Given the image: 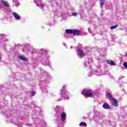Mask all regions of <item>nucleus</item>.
Listing matches in <instances>:
<instances>
[{"instance_id": "obj_1", "label": "nucleus", "mask_w": 127, "mask_h": 127, "mask_svg": "<svg viewBox=\"0 0 127 127\" xmlns=\"http://www.w3.org/2000/svg\"><path fill=\"white\" fill-rule=\"evenodd\" d=\"M0 114H3L4 116H5L6 118H7V123L14 124L18 127H23V123L21 122V121L28 122L27 116H26L24 118H20V119L17 118V117H12V111H10V110H7L4 111V108L2 106L0 107Z\"/></svg>"}, {"instance_id": "obj_2", "label": "nucleus", "mask_w": 127, "mask_h": 127, "mask_svg": "<svg viewBox=\"0 0 127 127\" xmlns=\"http://www.w3.org/2000/svg\"><path fill=\"white\" fill-rule=\"evenodd\" d=\"M52 79V77L51 75L47 73L45 77L44 81H40L39 82L40 89L42 91L43 93H45V95H48V94L47 88L45 87V86H46L47 84H49Z\"/></svg>"}, {"instance_id": "obj_3", "label": "nucleus", "mask_w": 127, "mask_h": 127, "mask_svg": "<svg viewBox=\"0 0 127 127\" xmlns=\"http://www.w3.org/2000/svg\"><path fill=\"white\" fill-rule=\"evenodd\" d=\"M39 118H37L35 115L33 116V120L36 127H48L46 122L42 119V116L39 115Z\"/></svg>"}, {"instance_id": "obj_4", "label": "nucleus", "mask_w": 127, "mask_h": 127, "mask_svg": "<svg viewBox=\"0 0 127 127\" xmlns=\"http://www.w3.org/2000/svg\"><path fill=\"white\" fill-rule=\"evenodd\" d=\"M61 94L62 98H64L65 100H68L69 99V92H68V90L66 89L65 85L62 87Z\"/></svg>"}, {"instance_id": "obj_5", "label": "nucleus", "mask_w": 127, "mask_h": 127, "mask_svg": "<svg viewBox=\"0 0 127 127\" xmlns=\"http://www.w3.org/2000/svg\"><path fill=\"white\" fill-rule=\"evenodd\" d=\"M92 75H96L97 76H101L103 75V71L100 69V67H98L97 70L93 68L91 70L90 72L88 74V76L91 77Z\"/></svg>"}, {"instance_id": "obj_6", "label": "nucleus", "mask_w": 127, "mask_h": 127, "mask_svg": "<svg viewBox=\"0 0 127 127\" xmlns=\"http://www.w3.org/2000/svg\"><path fill=\"white\" fill-rule=\"evenodd\" d=\"M81 47H82V44H79L76 48L77 50V55L79 58H83L85 55L84 54V52L81 50Z\"/></svg>"}, {"instance_id": "obj_7", "label": "nucleus", "mask_w": 127, "mask_h": 127, "mask_svg": "<svg viewBox=\"0 0 127 127\" xmlns=\"http://www.w3.org/2000/svg\"><path fill=\"white\" fill-rule=\"evenodd\" d=\"M34 2L36 4L37 6H39L41 9H44L47 8V6L44 3H42V0H34Z\"/></svg>"}, {"instance_id": "obj_8", "label": "nucleus", "mask_w": 127, "mask_h": 127, "mask_svg": "<svg viewBox=\"0 0 127 127\" xmlns=\"http://www.w3.org/2000/svg\"><path fill=\"white\" fill-rule=\"evenodd\" d=\"M81 95L84 96V97H89L91 98V97H93V91L91 90V89H84L81 92Z\"/></svg>"}, {"instance_id": "obj_9", "label": "nucleus", "mask_w": 127, "mask_h": 127, "mask_svg": "<svg viewBox=\"0 0 127 127\" xmlns=\"http://www.w3.org/2000/svg\"><path fill=\"white\" fill-rule=\"evenodd\" d=\"M49 59H50V56H45L44 57V59L41 60V63L46 66H50V62L49 61Z\"/></svg>"}, {"instance_id": "obj_10", "label": "nucleus", "mask_w": 127, "mask_h": 127, "mask_svg": "<svg viewBox=\"0 0 127 127\" xmlns=\"http://www.w3.org/2000/svg\"><path fill=\"white\" fill-rule=\"evenodd\" d=\"M55 110L56 113V115L58 117H60L61 116L62 114L64 113V109L59 106H57L55 108Z\"/></svg>"}, {"instance_id": "obj_11", "label": "nucleus", "mask_w": 127, "mask_h": 127, "mask_svg": "<svg viewBox=\"0 0 127 127\" xmlns=\"http://www.w3.org/2000/svg\"><path fill=\"white\" fill-rule=\"evenodd\" d=\"M6 35H4V34H0V44L2 45H5V41H7V39H6Z\"/></svg>"}, {"instance_id": "obj_12", "label": "nucleus", "mask_w": 127, "mask_h": 127, "mask_svg": "<svg viewBox=\"0 0 127 127\" xmlns=\"http://www.w3.org/2000/svg\"><path fill=\"white\" fill-rule=\"evenodd\" d=\"M12 15L14 16L15 20H20V19H21V17H20L18 13L14 12L12 13Z\"/></svg>"}, {"instance_id": "obj_13", "label": "nucleus", "mask_w": 127, "mask_h": 127, "mask_svg": "<svg viewBox=\"0 0 127 127\" xmlns=\"http://www.w3.org/2000/svg\"><path fill=\"white\" fill-rule=\"evenodd\" d=\"M60 117H61L62 122H65L66 118V113L64 112L63 114H61Z\"/></svg>"}, {"instance_id": "obj_14", "label": "nucleus", "mask_w": 127, "mask_h": 127, "mask_svg": "<svg viewBox=\"0 0 127 127\" xmlns=\"http://www.w3.org/2000/svg\"><path fill=\"white\" fill-rule=\"evenodd\" d=\"M91 62H92L91 60H87V61H86V62L84 63V67L87 68V67H89L90 66V64H91Z\"/></svg>"}, {"instance_id": "obj_15", "label": "nucleus", "mask_w": 127, "mask_h": 127, "mask_svg": "<svg viewBox=\"0 0 127 127\" xmlns=\"http://www.w3.org/2000/svg\"><path fill=\"white\" fill-rule=\"evenodd\" d=\"M80 33H81V31H80L79 30L73 29L72 34H73V35H79Z\"/></svg>"}, {"instance_id": "obj_16", "label": "nucleus", "mask_w": 127, "mask_h": 127, "mask_svg": "<svg viewBox=\"0 0 127 127\" xmlns=\"http://www.w3.org/2000/svg\"><path fill=\"white\" fill-rule=\"evenodd\" d=\"M102 107L103 109H105V110H110V109H111L110 105H109L108 103H104Z\"/></svg>"}, {"instance_id": "obj_17", "label": "nucleus", "mask_w": 127, "mask_h": 127, "mask_svg": "<svg viewBox=\"0 0 127 127\" xmlns=\"http://www.w3.org/2000/svg\"><path fill=\"white\" fill-rule=\"evenodd\" d=\"M93 120L97 123V122H99V121L101 120V118H100V116L98 115H95Z\"/></svg>"}, {"instance_id": "obj_18", "label": "nucleus", "mask_w": 127, "mask_h": 127, "mask_svg": "<svg viewBox=\"0 0 127 127\" xmlns=\"http://www.w3.org/2000/svg\"><path fill=\"white\" fill-rule=\"evenodd\" d=\"M55 15H57L59 17H61L63 15V13L60 11H57L55 12Z\"/></svg>"}, {"instance_id": "obj_19", "label": "nucleus", "mask_w": 127, "mask_h": 127, "mask_svg": "<svg viewBox=\"0 0 127 127\" xmlns=\"http://www.w3.org/2000/svg\"><path fill=\"white\" fill-rule=\"evenodd\" d=\"M112 102V105L114 106V107H118L119 104H118V101L116 100V99H114L113 100H111Z\"/></svg>"}, {"instance_id": "obj_20", "label": "nucleus", "mask_w": 127, "mask_h": 127, "mask_svg": "<svg viewBox=\"0 0 127 127\" xmlns=\"http://www.w3.org/2000/svg\"><path fill=\"white\" fill-rule=\"evenodd\" d=\"M1 2H2V3H3L4 5H5V6H7V7H9V4L7 1H4L3 0H1Z\"/></svg>"}, {"instance_id": "obj_21", "label": "nucleus", "mask_w": 127, "mask_h": 127, "mask_svg": "<svg viewBox=\"0 0 127 127\" xmlns=\"http://www.w3.org/2000/svg\"><path fill=\"white\" fill-rule=\"evenodd\" d=\"M18 59L22 61H24L25 62L27 61V59L23 56H19Z\"/></svg>"}, {"instance_id": "obj_22", "label": "nucleus", "mask_w": 127, "mask_h": 127, "mask_svg": "<svg viewBox=\"0 0 127 127\" xmlns=\"http://www.w3.org/2000/svg\"><path fill=\"white\" fill-rule=\"evenodd\" d=\"M107 95L109 100H110V101H112L114 99V97H113V95L111 93H108Z\"/></svg>"}, {"instance_id": "obj_23", "label": "nucleus", "mask_w": 127, "mask_h": 127, "mask_svg": "<svg viewBox=\"0 0 127 127\" xmlns=\"http://www.w3.org/2000/svg\"><path fill=\"white\" fill-rule=\"evenodd\" d=\"M13 1V4H15V6L17 7L19 6V2H18V0H12Z\"/></svg>"}, {"instance_id": "obj_24", "label": "nucleus", "mask_w": 127, "mask_h": 127, "mask_svg": "<svg viewBox=\"0 0 127 127\" xmlns=\"http://www.w3.org/2000/svg\"><path fill=\"white\" fill-rule=\"evenodd\" d=\"M108 64H109V65H111V66H115L116 64H115V62L112 61H107Z\"/></svg>"}, {"instance_id": "obj_25", "label": "nucleus", "mask_w": 127, "mask_h": 127, "mask_svg": "<svg viewBox=\"0 0 127 127\" xmlns=\"http://www.w3.org/2000/svg\"><path fill=\"white\" fill-rule=\"evenodd\" d=\"M65 33L69 34H73V30L72 29H66L65 30Z\"/></svg>"}, {"instance_id": "obj_26", "label": "nucleus", "mask_w": 127, "mask_h": 127, "mask_svg": "<svg viewBox=\"0 0 127 127\" xmlns=\"http://www.w3.org/2000/svg\"><path fill=\"white\" fill-rule=\"evenodd\" d=\"M100 0V6L101 7H103V5H104V4H105V2H106V0Z\"/></svg>"}, {"instance_id": "obj_27", "label": "nucleus", "mask_w": 127, "mask_h": 127, "mask_svg": "<svg viewBox=\"0 0 127 127\" xmlns=\"http://www.w3.org/2000/svg\"><path fill=\"white\" fill-rule=\"evenodd\" d=\"M79 127H87V123L81 122L79 124Z\"/></svg>"}, {"instance_id": "obj_28", "label": "nucleus", "mask_w": 127, "mask_h": 127, "mask_svg": "<svg viewBox=\"0 0 127 127\" xmlns=\"http://www.w3.org/2000/svg\"><path fill=\"white\" fill-rule=\"evenodd\" d=\"M78 14H79V13L76 12H72L71 13V15L72 16H74V17H76V16H78Z\"/></svg>"}, {"instance_id": "obj_29", "label": "nucleus", "mask_w": 127, "mask_h": 127, "mask_svg": "<svg viewBox=\"0 0 127 127\" xmlns=\"http://www.w3.org/2000/svg\"><path fill=\"white\" fill-rule=\"evenodd\" d=\"M119 27V25H116L111 26L110 27V29H115V28H117V27Z\"/></svg>"}, {"instance_id": "obj_30", "label": "nucleus", "mask_w": 127, "mask_h": 127, "mask_svg": "<svg viewBox=\"0 0 127 127\" xmlns=\"http://www.w3.org/2000/svg\"><path fill=\"white\" fill-rule=\"evenodd\" d=\"M41 52L44 53V54H46V53H47V52H48L47 50H45L43 49H41Z\"/></svg>"}, {"instance_id": "obj_31", "label": "nucleus", "mask_w": 127, "mask_h": 127, "mask_svg": "<svg viewBox=\"0 0 127 127\" xmlns=\"http://www.w3.org/2000/svg\"><path fill=\"white\" fill-rule=\"evenodd\" d=\"M35 95V92H34V91H32L31 92V96H32V97H33V96H34Z\"/></svg>"}, {"instance_id": "obj_32", "label": "nucleus", "mask_w": 127, "mask_h": 127, "mask_svg": "<svg viewBox=\"0 0 127 127\" xmlns=\"http://www.w3.org/2000/svg\"><path fill=\"white\" fill-rule=\"evenodd\" d=\"M41 74H47V73L46 72V71H45V70H42L41 71Z\"/></svg>"}, {"instance_id": "obj_33", "label": "nucleus", "mask_w": 127, "mask_h": 127, "mask_svg": "<svg viewBox=\"0 0 127 127\" xmlns=\"http://www.w3.org/2000/svg\"><path fill=\"white\" fill-rule=\"evenodd\" d=\"M124 66L125 68H127V62H125L124 63Z\"/></svg>"}, {"instance_id": "obj_34", "label": "nucleus", "mask_w": 127, "mask_h": 127, "mask_svg": "<svg viewBox=\"0 0 127 127\" xmlns=\"http://www.w3.org/2000/svg\"><path fill=\"white\" fill-rule=\"evenodd\" d=\"M26 125L27 126V127H34L32 125H31V124H27Z\"/></svg>"}, {"instance_id": "obj_35", "label": "nucleus", "mask_w": 127, "mask_h": 127, "mask_svg": "<svg viewBox=\"0 0 127 127\" xmlns=\"http://www.w3.org/2000/svg\"><path fill=\"white\" fill-rule=\"evenodd\" d=\"M58 127H63V126H62V124H59L58 125Z\"/></svg>"}, {"instance_id": "obj_36", "label": "nucleus", "mask_w": 127, "mask_h": 127, "mask_svg": "<svg viewBox=\"0 0 127 127\" xmlns=\"http://www.w3.org/2000/svg\"><path fill=\"white\" fill-rule=\"evenodd\" d=\"M88 31L89 32H91V28H88Z\"/></svg>"}, {"instance_id": "obj_37", "label": "nucleus", "mask_w": 127, "mask_h": 127, "mask_svg": "<svg viewBox=\"0 0 127 127\" xmlns=\"http://www.w3.org/2000/svg\"><path fill=\"white\" fill-rule=\"evenodd\" d=\"M1 59V55L0 53V60Z\"/></svg>"}, {"instance_id": "obj_38", "label": "nucleus", "mask_w": 127, "mask_h": 127, "mask_svg": "<svg viewBox=\"0 0 127 127\" xmlns=\"http://www.w3.org/2000/svg\"><path fill=\"white\" fill-rule=\"evenodd\" d=\"M64 46H66V44L64 43Z\"/></svg>"}, {"instance_id": "obj_39", "label": "nucleus", "mask_w": 127, "mask_h": 127, "mask_svg": "<svg viewBox=\"0 0 127 127\" xmlns=\"http://www.w3.org/2000/svg\"><path fill=\"white\" fill-rule=\"evenodd\" d=\"M72 48H73L72 47V46H71L70 47V49H72Z\"/></svg>"}, {"instance_id": "obj_40", "label": "nucleus", "mask_w": 127, "mask_h": 127, "mask_svg": "<svg viewBox=\"0 0 127 127\" xmlns=\"http://www.w3.org/2000/svg\"><path fill=\"white\" fill-rule=\"evenodd\" d=\"M0 8H1V7L0 6Z\"/></svg>"}]
</instances>
